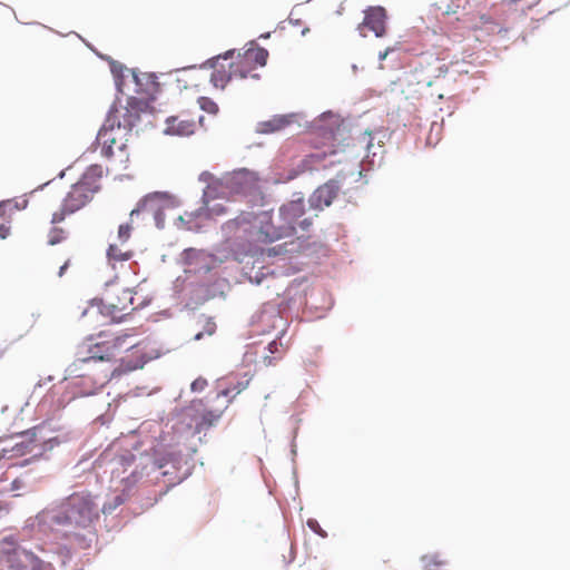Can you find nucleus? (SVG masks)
Instances as JSON below:
<instances>
[{
	"mask_svg": "<svg viewBox=\"0 0 570 570\" xmlns=\"http://www.w3.org/2000/svg\"><path fill=\"white\" fill-rule=\"evenodd\" d=\"M441 72L445 73L448 71V67L443 63L438 68Z\"/></svg>",
	"mask_w": 570,
	"mask_h": 570,
	"instance_id": "4c0bfd02",
	"label": "nucleus"
},
{
	"mask_svg": "<svg viewBox=\"0 0 570 570\" xmlns=\"http://www.w3.org/2000/svg\"><path fill=\"white\" fill-rule=\"evenodd\" d=\"M337 151L335 149H331L330 151L325 150H316L307 155L299 164V168L302 171L306 170H318L321 168H326L327 166H332L334 161L325 163L328 156H334Z\"/></svg>",
	"mask_w": 570,
	"mask_h": 570,
	"instance_id": "2eb2a0df",
	"label": "nucleus"
},
{
	"mask_svg": "<svg viewBox=\"0 0 570 570\" xmlns=\"http://www.w3.org/2000/svg\"><path fill=\"white\" fill-rule=\"evenodd\" d=\"M30 570H53V568L50 563H46L40 558H38L37 562H35Z\"/></svg>",
	"mask_w": 570,
	"mask_h": 570,
	"instance_id": "c756f323",
	"label": "nucleus"
},
{
	"mask_svg": "<svg viewBox=\"0 0 570 570\" xmlns=\"http://www.w3.org/2000/svg\"><path fill=\"white\" fill-rule=\"evenodd\" d=\"M158 197H159V194H154V195L146 196L144 199H141L138 203V206L130 212V219H132V217L135 215L139 214L140 212L147 210L149 207H151V204Z\"/></svg>",
	"mask_w": 570,
	"mask_h": 570,
	"instance_id": "393cba45",
	"label": "nucleus"
},
{
	"mask_svg": "<svg viewBox=\"0 0 570 570\" xmlns=\"http://www.w3.org/2000/svg\"><path fill=\"white\" fill-rule=\"evenodd\" d=\"M85 364L89 363L81 362L79 357L67 368L69 375L75 377V381L71 382L72 390H75L73 396L92 395L109 381L107 373L97 375L94 367H90L87 373H82L81 366Z\"/></svg>",
	"mask_w": 570,
	"mask_h": 570,
	"instance_id": "0eeeda50",
	"label": "nucleus"
},
{
	"mask_svg": "<svg viewBox=\"0 0 570 570\" xmlns=\"http://www.w3.org/2000/svg\"><path fill=\"white\" fill-rule=\"evenodd\" d=\"M69 266V261H67L59 269V276H62L66 272V269L68 268Z\"/></svg>",
	"mask_w": 570,
	"mask_h": 570,
	"instance_id": "e433bc0d",
	"label": "nucleus"
},
{
	"mask_svg": "<svg viewBox=\"0 0 570 570\" xmlns=\"http://www.w3.org/2000/svg\"><path fill=\"white\" fill-rule=\"evenodd\" d=\"M33 451L32 440L26 442H17L10 450L3 449L1 451V456L3 459H13L18 456L26 455L28 453H31Z\"/></svg>",
	"mask_w": 570,
	"mask_h": 570,
	"instance_id": "aec40b11",
	"label": "nucleus"
},
{
	"mask_svg": "<svg viewBox=\"0 0 570 570\" xmlns=\"http://www.w3.org/2000/svg\"><path fill=\"white\" fill-rule=\"evenodd\" d=\"M268 58V51L261 47H253L245 50L243 53L233 56L232 61L238 79L253 78L258 79L259 75L256 73L258 67H264Z\"/></svg>",
	"mask_w": 570,
	"mask_h": 570,
	"instance_id": "1a4fd4ad",
	"label": "nucleus"
},
{
	"mask_svg": "<svg viewBox=\"0 0 570 570\" xmlns=\"http://www.w3.org/2000/svg\"><path fill=\"white\" fill-rule=\"evenodd\" d=\"M391 51H393V49H392V48H386L384 51H382V52H380V53H379V59H380L381 61H383L384 59H386V57L389 56V53H390Z\"/></svg>",
	"mask_w": 570,
	"mask_h": 570,
	"instance_id": "72a5a7b5",
	"label": "nucleus"
},
{
	"mask_svg": "<svg viewBox=\"0 0 570 570\" xmlns=\"http://www.w3.org/2000/svg\"><path fill=\"white\" fill-rule=\"evenodd\" d=\"M316 523L315 521H308V525L313 527V524Z\"/></svg>",
	"mask_w": 570,
	"mask_h": 570,
	"instance_id": "ea45409f",
	"label": "nucleus"
},
{
	"mask_svg": "<svg viewBox=\"0 0 570 570\" xmlns=\"http://www.w3.org/2000/svg\"><path fill=\"white\" fill-rule=\"evenodd\" d=\"M305 213V205L302 199L292 200L283 205L279 209V216L283 224L274 226L272 223H265L256 226V215L253 213H242L236 218L227 220L223 226V233L228 239H245L248 246L242 254L254 256L258 252L267 256H278L286 252L285 245H277L263 249L259 245L272 244L282 238L292 236L296 232V223Z\"/></svg>",
	"mask_w": 570,
	"mask_h": 570,
	"instance_id": "f257e3e1",
	"label": "nucleus"
},
{
	"mask_svg": "<svg viewBox=\"0 0 570 570\" xmlns=\"http://www.w3.org/2000/svg\"><path fill=\"white\" fill-rule=\"evenodd\" d=\"M146 104L135 97L127 100L126 106L114 107L107 118V122L117 126L130 136L132 128L139 122L140 115L145 110Z\"/></svg>",
	"mask_w": 570,
	"mask_h": 570,
	"instance_id": "6e6552de",
	"label": "nucleus"
},
{
	"mask_svg": "<svg viewBox=\"0 0 570 570\" xmlns=\"http://www.w3.org/2000/svg\"><path fill=\"white\" fill-rule=\"evenodd\" d=\"M132 226L129 223L121 224L118 227L117 238L121 245H125L131 237Z\"/></svg>",
	"mask_w": 570,
	"mask_h": 570,
	"instance_id": "bb28decb",
	"label": "nucleus"
},
{
	"mask_svg": "<svg viewBox=\"0 0 570 570\" xmlns=\"http://www.w3.org/2000/svg\"><path fill=\"white\" fill-rule=\"evenodd\" d=\"M293 120L294 115L273 116L271 119L257 124V132L265 135L278 132L289 126Z\"/></svg>",
	"mask_w": 570,
	"mask_h": 570,
	"instance_id": "dca6fc26",
	"label": "nucleus"
},
{
	"mask_svg": "<svg viewBox=\"0 0 570 570\" xmlns=\"http://www.w3.org/2000/svg\"><path fill=\"white\" fill-rule=\"evenodd\" d=\"M124 245L110 244L107 249L108 262L115 266L116 263L127 262L134 256V252L124 248Z\"/></svg>",
	"mask_w": 570,
	"mask_h": 570,
	"instance_id": "6ab92c4d",
	"label": "nucleus"
},
{
	"mask_svg": "<svg viewBox=\"0 0 570 570\" xmlns=\"http://www.w3.org/2000/svg\"><path fill=\"white\" fill-rule=\"evenodd\" d=\"M40 431H41V429H40V428H33L31 431L26 432V433H24V435L27 436V435H29V434H30V435H31V438H36V436H37V433H38V432H40Z\"/></svg>",
	"mask_w": 570,
	"mask_h": 570,
	"instance_id": "f704fd0d",
	"label": "nucleus"
},
{
	"mask_svg": "<svg viewBox=\"0 0 570 570\" xmlns=\"http://www.w3.org/2000/svg\"><path fill=\"white\" fill-rule=\"evenodd\" d=\"M198 104L202 110L210 115H216L219 110L218 105L208 97H199Z\"/></svg>",
	"mask_w": 570,
	"mask_h": 570,
	"instance_id": "a878e982",
	"label": "nucleus"
},
{
	"mask_svg": "<svg viewBox=\"0 0 570 570\" xmlns=\"http://www.w3.org/2000/svg\"><path fill=\"white\" fill-rule=\"evenodd\" d=\"M207 386V381L203 377H198L196 379L193 383H191V390L194 392H200L203 391L205 387Z\"/></svg>",
	"mask_w": 570,
	"mask_h": 570,
	"instance_id": "c85d7f7f",
	"label": "nucleus"
},
{
	"mask_svg": "<svg viewBox=\"0 0 570 570\" xmlns=\"http://www.w3.org/2000/svg\"><path fill=\"white\" fill-rule=\"evenodd\" d=\"M202 336H203V334H202V333H198V334H196L195 340H200V338H202Z\"/></svg>",
	"mask_w": 570,
	"mask_h": 570,
	"instance_id": "58836bf2",
	"label": "nucleus"
},
{
	"mask_svg": "<svg viewBox=\"0 0 570 570\" xmlns=\"http://www.w3.org/2000/svg\"><path fill=\"white\" fill-rule=\"evenodd\" d=\"M223 414V410L220 411H208L203 414L202 420L197 423V431L200 432L204 429H207L214 425Z\"/></svg>",
	"mask_w": 570,
	"mask_h": 570,
	"instance_id": "4be33fe9",
	"label": "nucleus"
},
{
	"mask_svg": "<svg viewBox=\"0 0 570 570\" xmlns=\"http://www.w3.org/2000/svg\"><path fill=\"white\" fill-rule=\"evenodd\" d=\"M134 454L120 456L115 461V466L111 471L112 478L119 479L121 483H125L126 488L134 485L141 478V473H139L136 469H132L128 475H125L128 469L134 465Z\"/></svg>",
	"mask_w": 570,
	"mask_h": 570,
	"instance_id": "ddd939ff",
	"label": "nucleus"
},
{
	"mask_svg": "<svg viewBox=\"0 0 570 570\" xmlns=\"http://www.w3.org/2000/svg\"><path fill=\"white\" fill-rule=\"evenodd\" d=\"M245 177V173H235L224 178H215L208 171L202 173L199 180L206 184L203 194L204 206L194 212H185L184 215L179 216V220L186 225V229L198 232L206 226L208 220L226 214V208L222 204L209 206V202L216 198H225L232 191H243L240 185Z\"/></svg>",
	"mask_w": 570,
	"mask_h": 570,
	"instance_id": "7ed1b4c3",
	"label": "nucleus"
},
{
	"mask_svg": "<svg viewBox=\"0 0 570 570\" xmlns=\"http://www.w3.org/2000/svg\"><path fill=\"white\" fill-rule=\"evenodd\" d=\"M166 132L179 136H189L195 132L196 122L189 119H183L179 116L169 117L166 121Z\"/></svg>",
	"mask_w": 570,
	"mask_h": 570,
	"instance_id": "f3484780",
	"label": "nucleus"
},
{
	"mask_svg": "<svg viewBox=\"0 0 570 570\" xmlns=\"http://www.w3.org/2000/svg\"><path fill=\"white\" fill-rule=\"evenodd\" d=\"M125 501H126V495L124 493L118 494L112 499V501L105 503L101 508V511L105 514L111 513L115 509H117L119 505H121Z\"/></svg>",
	"mask_w": 570,
	"mask_h": 570,
	"instance_id": "cd10ccee",
	"label": "nucleus"
},
{
	"mask_svg": "<svg viewBox=\"0 0 570 570\" xmlns=\"http://www.w3.org/2000/svg\"><path fill=\"white\" fill-rule=\"evenodd\" d=\"M296 225H298L303 230H307L308 227L312 225V222L307 218L298 219Z\"/></svg>",
	"mask_w": 570,
	"mask_h": 570,
	"instance_id": "2f4dec72",
	"label": "nucleus"
},
{
	"mask_svg": "<svg viewBox=\"0 0 570 570\" xmlns=\"http://www.w3.org/2000/svg\"><path fill=\"white\" fill-rule=\"evenodd\" d=\"M58 405L59 406H63L65 405V401H60Z\"/></svg>",
	"mask_w": 570,
	"mask_h": 570,
	"instance_id": "a19ab883",
	"label": "nucleus"
},
{
	"mask_svg": "<svg viewBox=\"0 0 570 570\" xmlns=\"http://www.w3.org/2000/svg\"><path fill=\"white\" fill-rule=\"evenodd\" d=\"M3 458L0 455V482L2 481L4 474V465L2 463Z\"/></svg>",
	"mask_w": 570,
	"mask_h": 570,
	"instance_id": "c9c22d12",
	"label": "nucleus"
},
{
	"mask_svg": "<svg viewBox=\"0 0 570 570\" xmlns=\"http://www.w3.org/2000/svg\"><path fill=\"white\" fill-rule=\"evenodd\" d=\"M234 50H228L224 55H218L207 60L203 67L213 69L210 82L215 88L225 89L229 81L238 79L232 61Z\"/></svg>",
	"mask_w": 570,
	"mask_h": 570,
	"instance_id": "9b49d317",
	"label": "nucleus"
},
{
	"mask_svg": "<svg viewBox=\"0 0 570 570\" xmlns=\"http://www.w3.org/2000/svg\"><path fill=\"white\" fill-rule=\"evenodd\" d=\"M10 228L3 224L0 225V237L6 238L9 235Z\"/></svg>",
	"mask_w": 570,
	"mask_h": 570,
	"instance_id": "473e14b6",
	"label": "nucleus"
},
{
	"mask_svg": "<svg viewBox=\"0 0 570 570\" xmlns=\"http://www.w3.org/2000/svg\"><path fill=\"white\" fill-rule=\"evenodd\" d=\"M267 350L271 355L264 356V360H263V362L266 366L274 365L275 361L282 358V356L285 352V347L283 346V343L277 340L272 341L268 344Z\"/></svg>",
	"mask_w": 570,
	"mask_h": 570,
	"instance_id": "412c9836",
	"label": "nucleus"
},
{
	"mask_svg": "<svg viewBox=\"0 0 570 570\" xmlns=\"http://www.w3.org/2000/svg\"><path fill=\"white\" fill-rule=\"evenodd\" d=\"M38 558L19 546L13 537L0 541V570H30Z\"/></svg>",
	"mask_w": 570,
	"mask_h": 570,
	"instance_id": "423d86ee",
	"label": "nucleus"
},
{
	"mask_svg": "<svg viewBox=\"0 0 570 570\" xmlns=\"http://www.w3.org/2000/svg\"><path fill=\"white\" fill-rule=\"evenodd\" d=\"M423 561L425 562V567L431 569L432 566L439 567L443 564V561H438L435 558L424 557Z\"/></svg>",
	"mask_w": 570,
	"mask_h": 570,
	"instance_id": "7c9ffc66",
	"label": "nucleus"
},
{
	"mask_svg": "<svg viewBox=\"0 0 570 570\" xmlns=\"http://www.w3.org/2000/svg\"><path fill=\"white\" fill-rule=\"evenodd\" d=\"M102 176V166H89L80 179L70 187L59 209L52 214L51 224L57 225L87 206L92 200L95 194L100 190Z\"/></svg>",
	"mask_w": 570,
	"mask_h": 570,
	"instance_id": "39448f33",
	"label": "nucleus"
},
{
	"mask_svg": "<svg viewBox=\"0 0 570 570\" xmlns=\"http://www.w3.org/2000/svg\"><path fill=\"white\" fill-rule=\"evenodd\" d=\"M386 18L383 7H370L364 11V19L357 27L360 35L366 37L368 30L376 37H383L386 33Z\"/></svg>",
	"mask_w": 570,
	"mask_h": 570,
	"instance_id": "f8f14e48",
	"label": "nucleus"
},
{
	"mask_svg": "<svg viewBox=\"0 0 570 570\" xmlns=\"http://www.w3.org/2000/svg\"><path fill=\"white\" fill-rule=\"evenodd\" d=\"M128 334H109L101 332L98 334L96 342L89 343L87 346V355L81 356V362L97 363L99 361H111L122 351H129L130 354L120 360L117 367L112 370L111 376H120L128 372L141 368L147 362L139 344L129 343Z\"/></svg>",
	"mask_w": 570,
	"mask_h": 570,
	"instance_id": "20e7f679",
	"label": "nucleus"
},
{
	"mask_svg": "<svg viewBox=\"0 0 570 570\" xmlns=\"http://www.w3.org/2000/svg\"><path fill=\"white\" fill-rule=\"evenodd\" d=\"M99 519V508L88 492H73L57 505L37 514V525L42 531L57 527L69 528L73 533L92 528Z\"/></svg>",
	"mask_w": 570,
	"mask_h": 570,
	"instance_id": "f03ea898",
	"label": "nucleus"
},
{
	"mask_svg": "<svg viewBox=\"0 0 570 570\" xmlns=\"http://www.w3.org/2000/svg\"><path fill=\"white\" fill-rule=\"evenodd\" d=\"M67 236L68 232L65 228L53 226L48 233V244L51 246L60 244L67 239Z\"/></svg>",
	"mask_w": 570,
	"mask_h": 570,
	"instance_id": "5701e85b",
	"label": "nucleus"
},
{
	"mask_svg": "<svg viewBox=\"0 0 570 570\" xmlns=\"http://www.w3.org/2000/svg\"><path fill=\"white\" fill-rule=\"evenodd\" d=\"M248 383H249V380H246L244 382H237L236 384L232 385V386H226L224 389H222L217 396H224V397H227L229 396L230 394H233V397L237 394H239L242 391H244L245 389H247L248 386Z\"/></svg>",
	"mask_w": 570,
	"mask_h": 570,
	"instance_id": "b1692460",
	"label": "nucleus"
},
{
	"mask_svg": "<svg viewBox=\"0 0 570 570\" xmlns=\"http://www.w3.org/2000/svg\"><path fill=\"white\" fill-rule=\"evenodd\" d=\"M111 306L124 314H129L135 311L139 304H135L132 289L124 288L116 297V302L111 303Z\"/></svg>",
	"mask_w": 570,
	"mask_h": 570,
	"instance_id": "a211bd4d",
	"label": "nucleus"
},
{
	"mask_svg": "<svg viewBox=\"0 0 570 570\" xmlns=\"http://www.w3.org/2000/svg\"><path fill=\"white\" fill-rule=\"evenodd\" d=\"M338 191V183L335 180H330L315 190L311 198V203L317 208L327 207L337 197Z\"/></svg>",
	"mask_w": 570,
	"mask_h": 570,
	"instance_id": "4468645a",
	"label": "nucleus"
},
{
	"mask_svg": "<svg viewBox=\"0 0 570 570\" xmlns=\"http://www.w3.org/2000/svg\"><path fill=\"white\" fill-rule=\"evenodd\" d=\"M128 136L126 131L106 121L97 136V141L101 146L102 155L106 157H112L117 154L120 156L125 155Z\"/></svg>",
	"mask_w": 570,
	"mask_h": 570,
	"instance_id": "9d476101",
	"label": "nucleus"
}]
</instances>
